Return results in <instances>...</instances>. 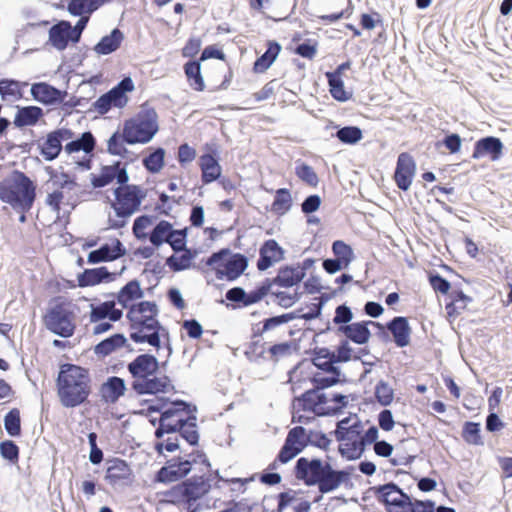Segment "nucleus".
Masks as SVG:
<instances>
[{"mask_svg":"<svg viewBox=\"0 0 512 512\" xmlns=\"http://www.w3.org/2000/svg\"><path fill=\"white\" fill-rule=\"evenodd\" d=\"M352 466L337 470L329 462L320 458L308 459L300 457L294 466L296 479L302 481L306 486H317L321 494L335 491L342 484L350 481Z\"/></svg>","mask_w":512,"mask_h":512,"instance_id":"f257e3e1","label":"nucleus"},{"mask_svg":"<svg viewBox=\"0 0 512 512\" xmlns=\"http://www.w3.org/2000/svg\"><path fill=\"white\" fill-rule=\"evenodd\" d=\"M57 394L65 408H75L87 402L91 394L89 370L76 364L60 366L56 379Z\"/></svg>","mask_w":512,"mask_h":512,"instance_id":"f03ea898","label":"nucleus"},{"mask_svg":"<svg viewBox=\"0 0 512 512\" xmlns=\"http://www.w3.org/2000/svg\"><path fill=\"white\" fill-rule=\"evenodd\" d=\"M36 183L20 170L0 181V200L20 213H27L36 200Z\"/></svg>","mask_w":512,"mask_h":512,"instance_id":"7ed1b4c3","label":"nucleus"},{"mask_svg":"<svg viewBox=\"0 0 512 512\" xmlns=\"http://www.w3.org/2000/svg\"><path fill=\"white\" fill-rule=\"evenodd\" d=\"M159 131L158 114L153 107L144 105L135 117L124 122V141L128 145L147 144Z\"/></svg>","mask_w":512,"mask_h":512,"instance_id":"20e7f679","label":"nucleus"},{"mask_svg":"<svg viewBox=\"0 0 512 512\" xmlns=\"http://www.w3.org/2000/svg\"><path fill=\"white\" fill-rule=\"evenodd\" d=\"M159 314L141 315L138 319L129 321V337L135 343H148L159 349L161 337L169 336L168 330L158 320Z\"/></svg>","mask_w":512,"mask_h":512,"instance_id":"39448f33","label":"nucleus"},{"mask_svg":"<svg viewBox=\"0 0 512 512\" xmlns=\"http://www.w3.org/2000/svg\"><path fill=\"white\" fill-rule=\"evenodd\" d=\"M211 489L210 478L194 475L180 483L172 486L163 494L169 503L174 505L183 502H197L205 496Z\"/></svg>","mask_w":512,"mask_h":512,"instance_id":"423d86ee","label":"nucleus"},{"mask_svg":"<svg viewBox=\"0 0 512 512\" xmlns=\"http://www.w3.org/2000/svg\"><path fill=\"white\" fill-rule=\"evenodd\" d=\"M115 200L110 201L111 208L118 218L127 219L137 212L147 193L139 185L120 184L113 190Z\"/></svg>","mask_w":512,"mask_h":512,"instance_id":"0eeeda50","label":"nucleus"},{"mask_svg":"<svg viewBox=\"0 0 512 512\" xmlns=\"http://www.w3.org/2000/svg\"><path fill=\"white\" fill-rule=\"evenodd\" d=\"M43 322L47 330L61 338L73 336L76 329L74 313L64 303H57L48 308Z\"/></svg>","mask_w":512,"mask_h":512,"instance_id":"6e6552de","label":"nucleus"},{"mask_svg":"<svg viewBox=\"0 0 512 512\" xmlns=\"http://www.w3.org/2000/svg\"><path fill=\"white\" fill-rule=\"evenodd\" d=\"M377 501L384 505L387 512H401L410 502V495L393 481L382 485L372 486L368 489Z\"/></svg>","mask_w":512,"mask_h":512,"instance_id":"1a4fd4ad","label":"nucleus"},{"mask_svg":"<svg viewBox=\"0 0 512 512\" xmlns=\"http://www.w3.org/2000/svg\"><path fill=\"white\" fill-rule=\"evenodd\" d=\"M310 361L318 370L329 374L328 376H324L320 373H315L310 378V382L316 391L325 390L337 384L347 383L348 380L342 373V370L339 366H332V363L328 364L320 359L316 360V357L312 355H310Z\"/></svg>","mask_w":512,"mask_h":512,"instance_id":"9d476101","label":"nucleus"},{"mask_svg":"<svg viewBox=\"0 0 512 512\" xmlns=\"http://www.w3.org/2000/svg\"><path fill=\"white\" fill-rule=\"evenodd\" d=\"M74 136V132L69 128H57L49 132L45 139L38 143L40 155L49 162L57 159L64 149L63 142L72 139Z\"/></svg>","mask_w":512,"mask_h":512,"instance_id":"9b49d317","label":"nucleus"},{"mask_svg":"<svg viewBox=\"0 0 512 512\" xmlns=\"http://www.w3.org/2000/svg\"><path fill=\"white\" fill-rule=\"evenodd\" d=\"M196 462V459L189 460L181 457L167 460L165 465L155 473L154 481L163 484L179 481L190 473L192 464Z\"/></svg>","mask_w":512,"mask_h":512,"instance_id":"f8f14e48","label":"nucleus"},{"mask_svg":"<svg viewBox=\"0 0 512 512\" xmlns=\"http://www.w3.org/2000/svg\"><path fill=\"white\" fill-rule=\"evenodd\" d=\"M91 185L93 188H103L114 180L117 184H126L129 181V174L126 168V164H122L121 161H116L112 165H103L100 169L99 174L90 175Z\"/></svg>","mask_w":512,"mask_h":512,"instance_id":"ddd939ff","label":"nucleus"},{"mask_svg":"<svg viewBox=\"0 0 512 512\" xmlns=\"http://www.w3.org/2000/svg\"><path fill=\"white\" fill-rule=\"evenodd\" d=\"M353 349L349 345L348 340L342 339L335 351L330 350L327 347H315L307 353L320 359L326 363H332V366H337L338 363H346L352 359Z\"/></svg>","mask_w":512,"mask_h":512,"instance_id":"4468645a","label":"nucleus"},{"mask_svg":"<svg viewBox=\"0 0 512 512\" xmlns=\"http://www.w3.org/2000/svg\"><path fill=\"white\" fill-rule=\"evenodd\" d=\"M416 173V162L407 152L398 155L393 179L396 186L402 190H409Z\"/></svg>","mask_w":512,"mask_h":512,"instance_id":"2eb2a0df","label":"nucleus"},{"mask_svg":"<svg viewBox=\"0 0 512 512\" xmlns=\"http://www.w3.org/2000/svg\"><path fill=\"white\" fill-rule=\"evenodd\" d=\"M503 150L504 144L500 138L496 136H485L474 143L472 158H488L490 161L495 162L502 158Z\"/></svg>","mask_w":512,"mask_h":512,"instance_id":"dca6fc26","label":"nucleus"},{"mask_svg":"<svg viewBox=\"0 0 512 512\" xmlns=\"http://www.w3.org/2000/svg\"><path fill=\"white\" fill-rule=\"evenodd\" d=\"M30 93L35 101L46 106L58 105L68 95L66 90H60L47 82L33 83Z\"/></svg>","mask_w":512,"mask_h":512,"instance_id":"f3484780","label":"nucleus"},{"mask_svg":"<svg viewBox=\"0 0 512 512\" xmlns=\"http://www.w3.org/2000/svg\"><path fill=\"white\" fill-rule=\"evenodd\" d=\"M127 254V250L118 238H113L111 243H104L98 249L89 252L87 262L89 264H98L102 262H111Z\"/></svg>","mask_w":512,"mask_h":512,"instance_id":"a211bd4d","label":"nucleus"},{"mask_svg":"<svg viewBox=\"0 0 512 512\" xmlns=\"http://www.w3.org/2000/svg\"><path fill=\"white\" fill-rule=\"evenodd\" d=\"M133 380H140L147 376H154L159 370L158 359L149 353L138 355L127 365Z\"/></svg>","mask_w":512,"mask_h":512,"instance_id":"6ab92c4d","label":"nucleus"},{"mask_svg":"<svg viewBox=\"0 0 512 512\" xmlns=\"http://www.w3.org/2000/svg\"><path fill=\"white\" fill-rule=\"evenodd\" d=\"M170 385L168 376L157 377L147 376L140 380H133L131 389L137 395H157L159 393H166Z\"/></svg>","mask_w":512,"mask_h":512,"instance_id":"aec40b11","label":"nucleus"},{"mask_svg":"<svg viewBox=\"0 0 512 512\" xmlns=\"http://www.w3.org/2000/svg\"><path fill=\"white\" fill-rule=\"evenodd\" d=\"M285 250L275 239H268L263 242L259 249V258L257 260V269L266 271L275 263L284 259Z\"/></svg>","mask_w":512,"mask_h":512,"instance_id":"412c9836","label":"nucleus"},{"mask_svg":"<svg viewBox=\"0 0 512 512\" xmlns=\"http://www.w3.org/2000/svg\"><path fill=\"white\" fill-rule=\"evenodd\" d=\"M224 269H217L215 274L219 280L235 281L248 267V258L241 253H235L229 256L224 264Z\"/></svg>","mask_w":512,"mask_h":512,"instance_id":"4be33fe9","label":"nucleus"},{"mask_svg":"<svg viewBox=\"0 0 512 512\" xmlns=\"http://www.w3.org/2000/svg\"><path fill=\"white\" fill-rule=\"evenodd\" d=\"M199 166L202 171L201 180L204 185L218 180L222 173L218 151L216 149H210L207 153L201 155L199 158Z\"/></svg>","mask_w":512,"mask_h":512,"instance_id":"5701e85b","label":"nucleus"},{"mask_svg":"<svg viewBox=\"0 0 512 512\" xmlns=\"http://www.w3.org/2000/svg\"><path fill=\"white\" fill-rule=\"evenodd\" d=\"M387 330L393 336V342L399 348L410 344L411 327L407 317L396 316L386 323Z\"/></svg>","mask_w":512,"mask_h":512,"instance_id":"b1692460","label":"nucleus"},{"mask_svg":"<svg viewBox=\"0 0 512 512\" xmlns=\"http://www.w3.org/2000/svg\"><path fill=\"white\" fill-rule=\"evenodd\" d=\"M125 380L118 376H110L100 386L99 392L102 401L115 404L126 392Z\"/></svg>","mask_w":512,"mask_h":512,"instance_id":"393cba45","label":"nucleus"},{"mask_svg":"<svg viewBox=\"0 0 512 512\" xmlns=\"http://www.w3.org/2000/svg\"><path fill=\"white\" fill-rule=\"evenodd\" d=\"M48 43L59 51L67 48L72 43V34L70 32V22L60 20L53 24L48 31Z\"/></svg>","mask_w":512,"mask_h":512,"instance_id":"a878e982","label":"nucleus"},{"mask_svg":"<svg viewBox=\"0 0 512 512\" xmlns=\"http://www.w3.org/2000/svg\"><path fill=\"white\" fill-rule=\"evenodd\" d=\"M115 276L116 273L110 272L106 266L85 269L82 273L78 274V286L89 287L102 282L109 283L115 279Z\"/></svg>","mask_w":512,"mask_h":512,"instance_id":"bb28decb","label":"nucleus"},{"mask_svg":"<svg viewBox=\"0 0 512 512\" xmlns=\"http://www.w3.org/2000/svg\"><path fill=\"white\" fill-rule=\"evenodd\" d=\"M105 480L112 486L132 476V470L126 460L111 458L107 460Z\"/></svg>","mask_w":512,"mask_h":512,"instance_id":"cd10ccee","label":"nucleus"},{"mask_svg":"<svg viewBox=\"0 0 512 512\" xmlns=\"http://www.w3.org/2000/svg\"><path fill=\"white\" fill-rule=\"evenodd\" d=\"M304 279V273L297 270L294 265H284L278 269L276 277L270 279L271 287L278 285L283 288H290L299 284Z\"/></svg>","mask_w":512,"mask_h":512,"instance_id":"c85d7f7f","label":"nucleus"},{"mask_svg":"<svg viewBox=\"0 0 512 512\" xmlns=\"http://www.w3.org/2000/svg\"><path fill=\"white\" fill-rule=\"evenodd\" d=\"M282 50V46L276 40H268L266 42V51L260 55L253 64L255 73L266 72L276 61Z\"/></svg>","mask_w":512,"mask_h":512,"instance_id":"c756f323","label":"nucleus"},{"mask_svg":"<svg viewBox=\"0 0 512 512\" xmlns=\"http://www.w3.org/2000/svg\"><path fill=\"white\" fill-rule=\"evenodd\" d=\"M43 116V109L39 106H17L13 124L17 128L35 126Z\"/></svg>","mask_w":512,"mask_h":512,"instance_id":"7c9ffc66","label":"nucleus"},{"mask_svg":"<svg viewBox=\"0 0 512 512\" xmlns=\"http://www.w3.org/2000/svg\"><path fill=\"white\" fill-rule=\"evenodd\" d=\"M370 322L371 320L353 322L340 334L344 335L346 337L345 340H348V342L351 341L358 345H364L368 343L371 337V331L369 330Z\"/></svg>","mask_w":512,"mask_h":512,"instance_id":"2f4dec72","label":"nucleus"},{"mask_svg":"<svg viewBox=\"0 0 512 512\" xmlns=\"http://www.w3.org/2000/svg\"><path fill=\"white\" fill-rule=\"evenodd\" d=\"M64 150L67 154L83 151L85 154H92L96 148V138L91 131L83 132L78 138L74 137L66 141Z\"/></svg>","mask_w":512,"mask_h":512,"instance_id":"473e14b6","label":"nucleus"},{"mask_svg":"<svg viewBox=\"0 0 512 512\" xmlns=\"http://www.w3.org/2000/svg\"><path fill=\"white\" fill-rule=\"evenodd\" d=\"M124 40V33L119 28L111 30L110 34L103 36L94 46L98 55H109L120 48Z\"/></svg>","mask_w":512,"mask_h":512,"instance_id":"72a5a7b5","label":"nucleus"},{"mask_svg":"<svg viewBox=\"0 0 512 512\" xmlns=\"http://www.w3.org/2000/svg\"><path fill=\"white\" fill-rule=\"evenodd\" d=\"M144 292L141 288L140 282L137 279H132L127 282L117 294V302L123 308H128L132 301L141 299Z\"/></svg>","mask_w":512,"mask_h":512,"instance_id":"f704fd0d","label":"nucleus"},{"mask_svg":"<svg viewBox=\"0 0 512 512\" xmlns=\"http://www.w3.org/2000/svg\"><path fill=\"white\" fill-rule=\"evenodd\" d=\"M126 342L127 338L123 333H115L96 344L94 353L99 357H106L125 346Z\"/></svg>","mask_w":512,"mask_h":512,"instance_id":"c9c22d12","label":"nucleus"},{"mask_svg":"<svg viewBox=\"0 0 512 512\" xmlns=\"http://www.w3.org/2000/svg\"><path fill=\"white\" fill-rule=\"evenodd\" d=\"M183 69L189 86L195 91H203L205 83L201 73V62L196 59L189 60L184 64Z\"/></svg>","mask_w":512,"mask_h":512,"instance_id":"e433bc0d","label":"nucleus"},{"mask_svg":"<svg viewBox=\"0 0 512 512\" xmlns=\"http://www.w3.org/2000/svg\"><path fill=\"white\" fill-rule=\"evenodd\" d=\"M335 128L337 129L336 133L332 134V136L337 138L343 144L355 145L363 138L362 129L358 126L347 125L341 127L336 125Z\"/></svg>","mask_w":512,"mask_h":512,"instance_id":"4c0bfd02","label":"nucleus"},{"mask_svg":"<svg viewBox=\"0 0 512 512\" xmlns=\"http://www.w3.org/2000/svg\"><path fill=\"white\" fill-rule=\"evenodd\" d=\"M325 77L328 82L329 92L333 99L339 102H346L352 97V93L345 90L342 77L328 72L325 73Z\"/></svg>","mask_w":512,"mask_h":512,"instance_id":"58836bf2","label":"nucleus"},{"mask_svg":"<svg viewBox=\"0 0 512 512\" xmlns=\"http://www.w3.org/2000/svg\"><path fill=\"white\" fill-rule=\"evenodd\" d=\"M293 199L289 189L279 188L275 191L271 211L275 214L282 216L286 214L292 207Z\"/></svg>","mask_w":512,"mask_h":512,"instance_id":"ea45409f","label":"nucleus"},{"mask_svg":"<svg viewBox=\"0 0 512 512\" xmlns=\"http://www.w3.org/2000/svg\"><path fill=\"white\" fill-rule=\"evenodd\" d=\"M142 164L149 173H159L165 164V149L162 147L153 148L152 151L143 158Z\"/></svg>","mask_w":512,"mask_h":512,"instance_id":"a19ab883","label":"nucleus"},{"mask_svg":"<svg viewBox=\"0 0 512 512\" xmlns=\"http://www.w3.org/2000/svg\"><path fill=\"white\" fill-rule=\"evenodd\" d=\"M159 314V308L154 301H140L128 307L126 318L128 321L138 319L141 315Z\"/></svg>","mask_w":512,"mask_h":512,"instance_id":"79ce46f5","label":"nucleus"},{"mask_svg":"<svg viewBox=\"0 0 512 512\" xmlns=\"http://www.w3.org/2000/svg\"><path fill=\"white\" fill-rule=\"evenodd\" d=\"M461 436L469 445H484V441L481 436V425L479 422L466 421L463 424Z\"/></svg>","mask_w":512,"mask_h":512,"instance_id":"37998d69","label":"nucleus"},{"mask_svg":"<svg viewBox=\"0 0 512 512\" xmlns=\"http://www.w3.org/2000/svg\"><path fill=\"white\" fill-rule=\"evenodd\" d=\"M173 225L167 220H160L152 229L149 241L156 248L160 247L163 243L167 242L171 234Z\"/></svg>","mask_w":512,"mask_h":512,"instance_id":"c03bdc74","label":"nucleus"},{"mask_svg":"<svg viewBox=\"0 0 512 512\" xmlns=\"http://www.w3.org/2000/svg\"><path fill=\"white\" fill-rule=\"evenodd\" d=\"M349 396L342 393H333L330 400L335 404L333 406L322 407L319 411V417L337 416L343 413L347 408Z\"/></svg>","mask_w":512,"mask_h":512,"instance_id":"a18cd8bd","label":"nucleus"},{"mask_svg":"<svg viewBox=\"0 0 512 512\" xmlns=\"http://www.w3.org/2000/svg\"><path fill=\"white\" fill-rule=\"evenodd\" d=\"M354 315L351 308L346 304H340L335 308V314L332 322L337 326L336 333L340 334L347 326L351 324Z\"/></svg>","mask_w":512,"mask_h":512,"instance_id":"49530a36","label":"nucleus"},{"mask_svg":"<svg viewBox=\"0 0 512 512\" xmlns=\"http://www.w3.org/2000/svg\"><path fill=\"white\" fill-rule=\"evenodd\" d=\"M294 450L300 449V453L308 446L307 430L303 426H295L289 430L285 441Z\"/></svg>","mask_w":512,"mask_h":512,"instance_id":"de8ad7c7","label":"nucleus"},{"mask_svg":"<svg viewBox=\"0 0 512 512\" xmlns=\"http://www.w3.org/2000/svg\"><path fill=\"white\" fill-rule=\"evenodd\" d=\"M170 407H165L161 413L160 420L166 422V420L176 416L181 412L197 411V407L185 400L176 399L169 402Z\"/></svg>","mask_w":512,"mask_h":512,"instance_id":"09e8293b","label":"nucleus"},{"mask_svg":"<svg viewBox=\"0 0 512 512\" xmlns=\"http://www.w3.org/2000/svg\"><path fill=\"white\" fill-rule=\"evenodd\" d=\"M332 252L335 258L346 267H348L355 258L352 247L343 240H335L332 243Z\"/></svg>","mask_w":512,"mask_h":512,"instance_id":"8fccbe9b","label":"nucleus"},{"mask_svg":"<svg viewBox=\"0 0 512 512\" xmlns=\"http://www.w3.org/2000/svg\"><path fill=\"white\" fill-rule=\"evenodd\" d=\"M124 132L115 131L107 141V152L114 156L126 158L129 150L124 146Z\"/></svg>","mask_w":512,"mask_h":512,"instance_id":"3c124183","label":"nucleus"},{"mask_svg":"<svg viewBox=\"0 0 512 512\" xmlns=\"http://www.w3.org/2000/svg\"><path fill=\"white\" fill-rule=\"evenodd\" d=\"M4 428L11 437H19L21 435V417L20 411L13 408L4 416Z\"/></svg>","mask_w":512,"mask_h":512,"instance_id":"603ef678","label":"nucleus"},{"mask_svg":"<svg viewBox=\"0 0 512 512\" xmlns=\"http://www.w3.org/2000/svg\"><path fill=\"white\" fill-rule=\"evenodd\" d=\"M314 394H316V390L311 388L294 399L298 402L299 410L312 412L315 416L319 417V411L322 407H317Z\"/></svg>","mask_w":512,"mask_h":512,"instance_id":"864d4df0","label":"nucleus"},{"mask_svg":"<svg viewBox=\"0 0 512 512\" xmlns=\"http://www.w3.org/2000/svg\"><path fill=\"white\" fill-rule=\"evenodd\" d=\"M270 291L271 283H269V278H266L255 289L251 290L250 292H246V296H244V307H248L260 302L270 293Z\"/></svg>","mask_w":512,"mask_h":512,"instance_id":"5fc2aeb1","label":"nucleus"},{"mask_svg":"<svg viewBox=\"0 0 512 512\" xmlns=\"http://www.w3.org/2000/svg\"><path fill=\"white\" fill-rule=\"evenodd\" d=\"M187 235H188V227H184L182 229H174L172 228L171 234L167 239V244L170 245L171 249L175 254L182 252L183 249L186 248L187 245Z\"/></svg>","mask_w":512,"mask_h":512,"instance_id":"6e6d98bb","label":"nucleus"},{"mask_svg":"<svg viewBox=\"0 0 512 512\" xmlns=\"http://www.w3.org/2000/svg\"><path fill=\"white\" fill-rule=\"evenodd\" d=\"M295 174L301 181L311 187H316L319 183L317 173L310 165L304 162L297 163L295 166Z\"/></svg>","mask_w":512,"mask_h":512,"instance_id":"4d7b16f0","label":"nucleus"},{"mask_svg":"<svg viewBox=\"0 0 512 512\" xmlns=\"http://www.w3.org/2000/svg\"><path fill=\"white\" fill-rule=\"evenodd\" d=\"M21 83L15 79L2 78L0 79V95L2 100H6L8 96L16 97L17 99L22 97L20 90Z\"/></svg>","mask_w":512,"mask_h":512,"instance_id":"13d9d810","label":"nucleus"},{"mask_svg":"<svg viewBox=\"0 0 512 512\" xmlns=\"http://www.w3.org/2000/svg\"><path fill=\"white\" fill-rule=\"evenodd\" d=\"M156 219L155 216L143 214L135 218L132 232L136 239L138 240H144L147 238V233L144 232V230L153 224L154 220Z\"/></svg>","mask_w":512,"mask_h":512,"instance_id":"bf43d9fd","label":"nucleus"},{"mask_svg":"<svg viewBox=\"0 0 512 512\" xmlns=\"http://www.w3.org/2000/svg\"><path fill=\"white\" fill-rule=\"evenodd\" d=\"M374 394L377 401L384 407L389 406L394 399V390L384 380L376 384Z\"/></svg>","mask_w":512,"mask_h":512,"instance_id":"052dcab7","label":"nucleus"},{"mask_svg":"<svg viewBox=\"0 0 512 512\" xmlns=\"http://www.w3.org/2000/svg\"><path fill=\"white\" fill-rule=\"evenodd\" d=\"M401 512H435V501L421 500L410 496V502H407V506Z\"/></svg>","mask_w":512,"mask_h":512,"instance_id":"680f3d73","label":"nucleus"},{"mask_svg":"<svg viewBox=\"0 0 512 512\" xmlns=\"http://www.w3.org/2000/svg\"><path fill=\"white\" fill-rule=\"evenodd\" d=\"M19 447L13 440H4L0 442V455L11 464L19 461Z\"/></svg>","mask_w":512,"mask_h":512,"instance_id":"e2e57ef3","label":"nucleus"},{"mask_svg":"<svg viewBox=\"0 0 512 512\" xmlns=\"http://www.w3.org/2000/svg\"><path fill=\"white\" fill-rule=\"evenodd\" d=\"M111 301H104L99 304H90L89 319L91 323L107 320Z\"/></svg>","mask_w":512,"mask_h":512,"instance_id":"0e129e2a","label":"nucleus"},{"mask_svg":"<svg viewBox=\"0 0 512 512\" xmlns=\"http://www.w3.org/2000/svg\"><path fill=\"white\" fill-rule=\"evenodd\" d=\"M441 145H443L451 154H455L461 149L462 139L457 133H448L442 141L436 142L435 147L439 148Z\"/></svg>","mask_w":512,"mask_h":512,"instance_id":"69168bd1","label":"nucleus"},{"mask_svg":"<svg viewBox=\"0 0 512 512\" xmlns=\"http://www.w3.org/2000/svg\"><path fill=\"white\" fill-rule=\"evenodd\" d=\"M308 446H314L322 450H328L331 440L321 431L309 430L307 432Z\"/></svg>","mask_w":512,"mask_h":512,"instance_id":"338daca9","label":"nucleus"},{"mask_svg":"<svg viewBox=\"0 0 512 512\" xmlns=\"http://www.w3.org/2000/svg\"><path fill=\"white\" fill-rule=\"evenodd\" d=\"M428 279L430 285L432 286L435 292L441 293L443 295L448 294L451 288V283L447 279L442 277L437 272H430L428 274Z\"/></svg>","mask_w":512,"mask_h":512,"instance_id":"774afa93","label":"nucleus"}]
</instances>
